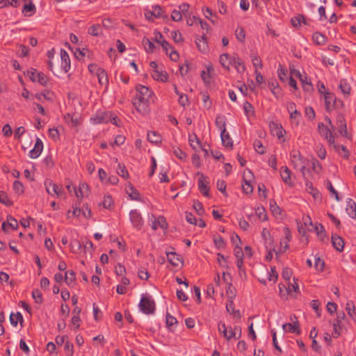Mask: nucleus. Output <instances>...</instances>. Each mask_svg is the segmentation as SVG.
<instances>
[{
	"label": "nucleus",
	"instance_id": "nucleus-8",
	"mask_svg": "<svg viewBox=\"0 0 356 356\" xmlns=\"http://www.w3.org/2000/svg\"><path fill=\"white\" fill-rule=\"evenodd\" d=\"M318 128L320 134L324 136L330 145L334 143V138L332 131L327 127H326L323 122H319L318 124Z\"/></svg>",
	"mask_w": 356,
	"mask_h": 356
},
{
	"label": "nucleus",
	"instance_id": "nucleus-57",
	"mask_svg": "<svg viewBox=\"0 0 356 356\" xmlns=\"http://www.w3.org/2000/svg\"><path fill=\"white\" fill-rule=\"evenodd\" d=\"M254 147L256 152L260 154H263L265 152L264 147L259 140H256L254 142Z\"/></svg>",
	"mask_w": 356,
	"mask_h": 356
},
{
	"label": "nucleus",
	"instance_id": "nucleus-42",
	"mask_svg": "<svg viewBox=\"0 0 356 356\" xmlns=\"http://www.w3.org/2000/svg\"><path fill=\"white\" fill-rule=\"evenodd\" d=\"M117 172L120 177L124 179H127L129 177V172L125 165L122 163H118L117 168Z\"/></svg>",
	"mask_w": 356,
	"mask_h": 356
},
{
	"label": "nucleus",
	"instance_id": "nucleus-30",
	"mask_svg": "<svg viewBox=\"0 0 356 356\" xmlns=\"http://www.w3.org/2000/svg\"><path fill=\"white\" fill-rule=\"evenodd\" d=\"M226 309L227 311L232 314L234 317L240 318H241V314L239 310H235L234 309V302L232 300H229L228 302L226 304Z\"/></svg>",
	"mask_w": 356,
	"mask_h": 356
},
{
	"label": "nucleus",
	"instance_id": "nucleus-14",
	"mask_svg": "<svg viewBox=\"0 0 356 356\" xmlns=\"http://www.w3.org/2000/svg\"><path fill=\"white\" fill-rule=\"evenodd\" d=\"M232 65L234 66L236 72L239 74H243L246 70L243 61L236 54H234V60Z\"/></svg>",
	"mask_w": 356,
	"mask_h": 356
},
{
	"label": "nucleus",
	"instance_id": "nucleus-27",
	"mask_svg": "<svg viewBox=\"0 0 356 356\" xmlns=\"http://www.w3.org/2000/svg\"><path fill=\"white\" fill-rule=\"evenodd\" d=\"M346 211L350 218H356V204L352 199H348L347 202Z\"/></svg>",
	"mask_w": 356,
	"mask_h": 356
},
{
	"label": "nucleus",
	"instance_id": "nucleus-26",
	"mask_svg": "<svg viewBox=\"0 0 356 356\" xmlns=\"http://www.w3.org/2000/svg\"><path fill=\"white\" fill-rule=\"evenodd\" d=\"M168 261L174 266H178L181 262L179 256L173 252H166Z\"/></svg>",
	"mask_w": 356,
	"mask_h": 356
},
{
	"label": "nucleus",
	"instance_id": "nucleus-45",
	"mask_svg": "<svg viewBox=\"0 0 356 356\" xmlns=\"http://www.w3.org/2000/svg\"><path fill=\"white\" fill-rule=\"evenodd\" d=\"M32 297L38 304H41L43 301L42 292L38 289L33 290Z\"/></svg>",
	"mask_w": 356,
	"mask_h": 356
},
{
	"label": "nucleus",
	"instance_id": "nucleus-9",
	"mask_svg": "<svg viewBox=\"0 0 356 356\" xmlns=\"http://www.w3.org/2000/svg\"><path fill=\"white\" fill-rule=\"evenodd\" d=\"M45 186L47 192L51 195H56L58 197H60L63 193V190L60 186L51 181L46 182Z\"/></svg>",
	"mask_w": 356,
	"mask_h": 356
},
{
	"label": "nucleus",
	"instance_id": "nucleus-2",
	"mask_svg": "<svg viewBox=\"0 0 356 356\" xmlns=\"http://www.w3.org/2000/svg\"><path fill=\"white\" fill-rule=\"evenodd\" d=\"M291 161L293 165V168L300 170L304 177L305 175V170H307V165L309 161L304 158L298 150L293 149L290 153Z\"/></svg>",
	"mask_w": 356,
	"mask_h": 356
},
{
	"label": "nucleus",
	"instance_id": "nucleus-33",
	"mask_svg": "<svg viewBox=\"0 0 356 356\" xmlns=\"http://www.w3.org/2000/svg\"><path fill=\"white\" fill-rule=\"evenodd\" d=\"M188 141H189L190 145L194 149H196L200 147V146H201L200 140L197 138V136L195 134H192L188 136Z\"/></svg>",
	"mask_w": 356,
	"mask_h": 356
},
{
	"label": "nucleus",
	"instance_id": "nucleus-37",
	"mask_svg": "<svg viewBox=\"0 0 356 356\" xmlns=\"http://www.w3.org/2000/svg\"><path fill=\"white\" fill-rule=\"evenodd\" d=\"M88 33L93 36H99L102 34V29L100 24H93L89 27Z\"/></svg>",
	"mask_w": 356,
	"mask_h": 356
},
{
	"label": "nucleus",
	"instance_id": "nucleus-7",
	"mask_svg": "<svg viewBox=\"0 0 356 356\" xmlns=\"http://www.w3.org/2000/svg\"><path fill=\"white\" fill-rule=\"evenodd\" d=\"M197 175H200V177L198 180V188L202 194H203L206 197H209V181L207 180V177L204 175V174L197 172Z\"/></svg>",
	"mask_w": 356,
	"mask_h": 356
},
{
	"label": "nucleus",
	"instance_id": "nucleus-49",
	"mask_svg": "<svg viewBox=\"0 0 356 356\" xmlns=\"http://www.w3.org/2000/svg\"><path fill=\"white\" fill-rule=\"evenodd\" d=\"M286 294H289L291 293L292 291H294L296 293L299 292V286L298 283L296 282V280L293 279V283L289 284L288 288L285 289Z\"/></svg>",
	"mask_w": 356,
	"mask_h": 356
},
{
	"label": "nucleus",
	"instance_id": "nucleus-20",
	"mask_svg": "<svg viewBox=\"0 0 356 356\" xmlns=\"http://www.w3.org/2000/svg\"><path fill=\"white\" fill-rule=\"evenodd\" d=\"M72 216L79 217L83 215L86 218H90L92 216L91 210L88 206H86V209H81L79 207L74 208L72 211Z\"/></svg>",
	"mask_w": 356,
	"mask_h": 356
},
{
	"label": "nucleus",
	"instance_id": "nucleus-58",
	"mask_svg": "<svg viewBox=\"0 0 356 356\" xmlns=\"http://www.w3.org/2000/svg\"><path fill=\"white\" fill-rule=\"evenodd\" d=\"M242 188L245 193L250 194L253 191V187L246 179H244V184H242Z\"/></svg>",
	"mask_w": 356,
	"mask_h": 356
},
{
	"label": "nucleus",
	"instance_id": "nucleus-24",
	"mask_svg": "<svg viewBox=\"0 0 356 356\" xmlns=\"http://www.w3.org/2000/svg\"><path fill=\"white\" fill-rule=\"evenodd\" d=\"M152 78L156 81H160L162 82H165L168 81V75L165 71H159L157 70H153L152 74Z\"/></svg>",
	"mask_w": 356,
	"mask_h": 356
},
{
	"label": "nucleus",
	"instance_id": "nucleus-48",
	"mask_svg": "<svg viewBox=\"0 0 356 356\" xmlns=\"http://www.w3.org/2000/svg\"><path fill=\"white\" fill-rule=\"evenodd\" d=\"M37 79L36 81L40 83L42 86H46L48 82L47 76L41 72L37 73Z\"/></svg>",
	"mask_w": 356,
	"mask_h": 356
},
{
	"label": "nucleus",
	"instance_id": "nucleus-59",
	"mask_svg": "<svg viewBox=\"0 0 356 356\" xmlns=\"http://www.w3.org/2000/svg\"><path fill=\"white\" fill-rule=\"evenodd\" d=\"M138 275L140 279L143 280H147L149 277V274L145 268H141L138 270Z\"/></svg>",
	"mask_w": 356,
	"mask_h": 356
},
{
	"label": "nucleus",
	"instance_id": "nucleus-3",
	"mask_svg": "<svg viewBox=\"0 0 356 356\" xmlns=\"http://www.w3.org/2000/svg\"><path fill=\"white\" fill-rule=\"evenodd\" d=\"M138 307L143 313L149 315L154 313L156 304L151 296L143 295Z\"/></svg>",
	"mask_w": 356,
	"mask_h": 356
},
{
	"label": "nucleus",
	"instance_id": "nucleus-29",
	"mask_svg": "<svg viewBox=\"0 0 356 356\" xmlns=\"http://www.w3.org/2000/svg\"><path fill=\"white\" fill-rule=\"evenodd\" d=\"M158 226H160L163 229H166L168 224L165 220V218L163 216H159L157 220H154L151 225L152 229L156 230L158 228Z\"/></svg>",
	"mask_w": 356,
	"mask_h": 356
},
{
	"label": "nucleus",
	"instance_id": "nucleus-56",
	"mask_svg": "<svg viewBox=\"0 0 356 356\" xmlns=\"http://www.w3.org/2000/svg\"><path fill=\"white\" fill-rule=\"evenodd\" d=\"M235 35H236V38L240 41V42H243L245 38V31L243 28H237L235 31Z\"/></svg>",
	"mask_w": 356,
	"mask_h": 356
},
{
	"label": "nucleus",
	"instance_id": "nucleus-5",
	"mask_svg": "<svg viewBox=\"0 0 356 356\" xmlns=\"http://www.w3.org/2000/svg\"><path fill=\"white\" fill-rule=\"evenodd\" d=\"M325 106L327 111H331L337 108V99L334 94L324 92Z\"/></svg>",
	"mask_w": 356,
	"mask_h": 356
},
{
	"label": "nucleus",
	"instance_id": "nucleus-43",
	"mask_svg": "<svg viewBox=\"0 0 356 356\" xmlns=\"http://www.w3.org/2000/svg\"><path fill=\"white\" fill-rule=\"evenodd\" d=\"M255 213L261 221H265L268 218L266 211L263 207H258L255 209Z\"/></svg>",
	"mask_w": 356,
	"mask_h": 356
},
{
	"label": "nucleus",
	"instance_id": "nucleus-36",
	"mask_svg": "<svg viewBox=\"0 0 356 356\" xmlns=\"http://www.w3.org/2000/svg\"><path fill=\"white\" fill-rule=\"evenodd\" d=\"M10 322L13 326H17L18 322L21 323L23 322V316L20 312L16 314L12 313L10 315Z\"/></svg>",
	"mask_w": 356,
	"mask_h": 356
},
{
	"label": "nucleus",
	"instance_id": "nucleus-50",
	"mask_svg": "<svg viewBox=\"0 0 356 356\" xmlns=\"http://www.w3.org/2000/svg\"><path fill=\"white\" fill-rule=\"evenodd\" d=\"M143 43L145 45L146 51L149 53L153 52L154 49V44L148 38H144Z\"/></svg>",
	"mask_w": 356,
	"mask_h": 356
},
{
	"label": "nucleus",
	"instance_id": "nucleus-21",
	"mask_svg": "<svg viewBox=\"0 0 356 356\" xmlns=\"http://www.w3.org/2000/svg\"><path fill=\"white\" fill-rule=\"evenodd\" d=\"M127 193L129 195L130 198L134 200H140V193L138 190H136L134 186L129 182L126 187Z\"/></svg>",
	"mask_w": 356,
	"mask_h": 356
},
{
	"label": "nucleus",
	"instance_id": "nucleus-11",
	"mask_svg": "<svg viewBox=\"0 0 356 356\" xmlns=\"http://www.w3.org/2000/svg\"><path fill=\"white\" fill-rule=\"evenodd\" d=\"M42 149H43V143L39 138H37L34 147L32 149H31L29 152V156L31 159L38 158L40 155Z\"/></svg>",
	"mask_w": 356,
	"mask_h": 356
},
{
	"label": "nucleus",
	"instance_id": "nucleus-54",
	"mask_svg": "<svg viewBox=\"0 0 356 356\" xmlns=\"http://www.w3.org/2000/svg\"><path fill=\"white\" fill-rule=\"evenodd\" d=\"M301 116V113L297 110H294L292 113H290L291 120L293 123L296 124V126L299 125V119Z\"/></svg>",
	"mask_w": 356,
	"mask_h": 356
},
{
	"label": "nucleus",
	"instance_id": "nucleus-1",
	"mask_svg": "<svg viewBox=\"0 0 356 356\" xmlns=\"http://www.w3.org/2000/svg\"><path fill=\"white\" fill-rule=\"evenodd\" d=\"M136 92L132 104L138 113L145 115L149 111L148 104L152 98L153 92L149 88L142 85L136 87Z\"/></svg>",
	"mask_w": 356,
	"mask_h": 356
},
{
	"label": "nucleus",
	"instance_id": "nucleus-63",
	"mask_svg": "<svg viewBox=\"0 0 356 356\" xmlns=\"http://www.w3.org/2000/svg\"><path fill=\"white\" fill-rule=\"evenodd\" d=\"M333 328H334V331L332 333V337L334 338L339 337L341 334V332H340V330L341 329V324H339L338 323H334Z\"/></svg>",
	"mask_w": 356,
	"mask_h": 356
},
{
	"label": "nucleus",
	"instance_id": "nucleus-61",
	"mask_svg": "<svg viewBox=\"0 0 356 356\" xmlns=\"http://www.w3.org/2000/svg\"><path fill=\"white\" fill-rule=\"evenodd\" d=\"M13 190L15 193L21 194L24 192V186L19 181H15L13 183Z\"/></svg>",
	"mask_w": 356,
	"mask_h": 356
},
{
	"label": "nucleus",
	"instance_id": "nucleus-18",
	"mask_svg": "<svg viewBox=\"0 0 356 356\" xmlns=\"http://www.w3.org/2000/svg\"><path fill=\"white\" fill-rule=\"evenodd\" d=\"M218 331L223 335L227 340H230L233 338L234 334H232V327H227L225 324L220 322L218 323Z\"/></svg>",
	"mask_w": 356,
	"mask_h": 356
},
{
	"label": "nucleus",
	"instance_id": "nucleus-12",
	"mask_svg": "<svg viewBox=\"0 0 356 356\" xmlns=\"http://www.w3.org/2000/svg\"><path fill=\"white\" fill-rule=\"evenodd\" d=\"M61 67L65 72H67L70 70V59L67 52L63 49H60Z\"/></svg>",
	"mask_w": 356,
	"mask_h": 356
},
{
	"label": "nucleus",
	"instance_id": "nucleus-35",
	"mask_svg": "<svg viewBox=\"0 0 356 356\" xmlns=\"http://www.w3.org/2000/svg\"><path fill=\"white\" fill-rule=\"evenodd\" d=\"M216 125L221 131L226 130V118L225 116L218 115L216 118L215 120Z\"/></svg>",
	"mask_w": 356,
	"mask_h": 356
},
{
	"label": "nucleus",
	"instance_id": "nucleus-13",
	"mask_svg": "<svg viewBox=\"0 0 356 356\" xmlns=\"http://www.w3.org/2000/svg\"><path fill=\"white\" fill-rule=\"evenodd\" d=\"M233 60L234 55L231 56L228 54H222L220 56L219 58L220 65L228 72L230 70L229 66L233 63Z\"/></svg>",
	"mask_w": 356,
	"mask_h": 356
},
{
	"label": "nucleus",
	"instance_id": "nucleus-44",
	"mask_svg": "<svg viewBox=\"0 0 356 356\" xmlns=\"http://www.w3.org/2000/svg\"><path fill=\"white\" fill-rule=\"evenodd\" d=\"M70 246L71 251L74 253H78L82 248V245L79 240L72 241Z\"/></svg>",
	"mask_w": 356,
	"mask_h": 356
},
{
	"label": "nucleus",
	"instance_id": "nucleus-4",
	"mask_svg": "<svg viewBox=\"0 0 356 356\" xmlns=\"http://www.w3.org/2000/svg\"><path fill=\"white\" fill-rule=\"evenodd\" d=\"M111 120V112L97 111L90 120L94 124L108 123Z\"/></svg>",
	"mask_w": 356,
	"mask_h": 356
},
{
	"label": "nucleus",
	"instance_id": "nucleus-39",
	"mask_svg": "<svg viewBox=\"0 0 356 356\" xmlns=\"http://www.w3.org/2000/svg\"><path fill=\"white\" fill-rule=\"evenodd\" d=\"M76 280L75 273L73 270H67L65 274V281L66 284L70 286Z\"/></svg>",
	"mask_w": 356,
	"mask_h": 356
},
{
	"label": "nucleus",
	"instance_id": "nucleus-6",
	"mask_svg": "<svg viewBox=\"0 0 356 356\" xmlns=\"http://www.w3.org/2000/svg\"><path fill=\"white\" fill-rule=\"evenodd\" d=\"M129 218L133 226L137 229H140L143 225V220L141 214L137 210H131L129 213Z\"/></svg>",
	"mask_w": 356,
	"mask_h": 356
},
{
	"label": "nucleus",
	"instance_id": "nucleus-22",
	"mask_svg": "<svg viewBox=\"0 0 356 356\" xmlns=\"http://www.w3.org/2000/svg\"><path fill=\"white\" fill-rule=\"evenodd\" d=\"M280 176L282 177V181L289 186L291 185V171L286 166H283L280 169Z\"/></svg>",
	"mask_w": 356,
	"mask_h": 356
},
{
	"label": "nucleus",
	"instance_id": "nucleus-10",
	"mask_svg": "<svg viewBox=\"0 0 356 356\" xmlns=\"http://www.w3.org/2000/svg\"><path fill=\"white\" fill-rule=\"evenodd\" d=\"M337 125L338 131H339V134L341 136L348 138L349 136H348V130H347L346 122V120L343 115L338 116V118L337 119Z\"/></svg>",
	"mask_w": 356,
	"mask_h": 356
},
{
	"label": "nucleus",
	"instance_id": "nucleus-19",
	"mask_svg": "<svg viewBox=\"0 0 356 356\" xmlns=\"http://www.w3.org/2000/svg\"><path fill=\"white\" fill-rule=\"evenodd\" d=\"M195 44L199 51L201 52H206L208 50L207 37L203 34L201 37L196 38Z\"/></svg>",
	"mask_w": 356,
	"mask_h": 356
},
{
	"label": "nucleus",
	"instance_id": "nucleus-55",
	"mask_svg": "<svg viewBox=\"0 0 356 356\" xmlns=\"http://www.w3.org/2000/svg\"><path fill=\"white\" fill-rule=\"evenodd\" d=\"M226 182L223 180H218L216 183V187L218 191L224 194V195L227 196V194L226 193Z\"/></svg>",
	"mask_w": 356,
	"mask_h": 356
},
{
	"label": "nucleus",
	"instance_id": "nucleus-64",
	"mask_svg": "<svg viewBox=\"0 0 356 356\" xmlns=\"http://www.w3.org/2000/svg\"><path fill=\"white\" fill-rule=\"evenodd\" d=\"M193 207L195 209V211H197L198 215L202 216L204 213V210L202 204L201 202H200L199 201L194 202Z\"/></svg>",
	"mask_w": 356,
	"mask_h": 356
},
{
	"label": "nucleus",
	"instance_id": "nucleus-53",
	"mask_svg": "<svg viewBox=\"0 0 356 356\" xmlns=\"http://www.w3.org/2000/svg\"><path fill=\"white\" fill-rule=\"evenodd\" d=\"M88 186L87 184L86 183H82L79 185V191H77V190L76 189L75 187H73V190L74 191V193H75V195L76 196L79 198V197H82L83 196V190L84 188L86 189H88Z\"/></svg>",
	"mask_w": 356,
	"mask_h": 356
},
{
	"label": "nucleus",
	"instance_id": "nucleus-34",
	"mask_svg": "<svg viewBox=\"0 0 356 356\" xmlns=\"http://www.w3.org/2000/svg\"><path fill=\"white\" fill-rule=\"evenodd\" d=\"M326 37L319 32H315L312 35V40L318 45H323L326 42Z\"/></svg>",
	"mask_w": 356,
	"mask_h": 356
},
{
	"label": "nucleus",
	"instance_id": "nucleus-23",
	"mask_svg": "<svg viewBox=\"0 0 356 356\" xmlns=\"http://www.w3.org/2000/svg\"><path fill=\"white\" fill-rule=\"evenodd\" d=\"M282 328L284 331L291 332V333H296L298 334H300V330L299 329V323L298 321L292 323H285L283 325Z\"/></svg>",
	"mask_w": 356,
	"mask_h": 356
},
{
	"label": "nucleus",
	"instance_id": "nucleus-15",
	"mask_svg": "<svg viewBox=\"0 0 356 356\" xmlns=\"http://www.w3.org/2000/svg\"><path fill=\"white\" fill-rule=\"evenodd\" d=\"M96 74L99 84L102 86H105L107 88V86H108V79L107 73L105 71V70L102 67H98L97 69Z\"/></svg>",
	"mask_w": 356,
	"mask_h": 356
},
{
	"label": "nucleus",
	"instance_id": "nucleus-62",
	"mask_svg": "<svg viewBox=\"0 0 356 356\" xmlns=\"http://www.w3.org/2000/svg\"><path fill=\"white\" fill-rule=\"evenodd\" d=\"M314 266L317 270L323 271L325 266V262L320 257H317L315 259Z\"/></svg>",
	"mask_w": 356,
	"mask_h": 356
},
{
	"label": "nucleus",
	"instance_id": "nucleus-16",
	"mask_svg": "<svg viewBox=\"0 0 356 356\" xmlns=\"http://www.w3.org/2000/svg\"><path fill=\"white\" fill-rule=\"evenodd\" d=\"M7 226H9L13 229H17L18 228L17 220L10 215L7 216V222H3L2 223V229L3 232H7Z\"/></svg>",
	"mask_w": 356,
	"mask_h": 356
},
{
	"label": "nucleus",
	"instance_id": "nucleus-46",
	"mask_svg": "<svg viewBox=\"0 0 356 356\" xmlns=\"http://www.w3.org/2000/svg\"><path fill=\"white\" fill-rule=\"evenodd\" d=\"M270 209L273 215L276 216L281 213V209L274 200H270Z\"/></svg>",
	"mask_w": 356,
	"mask_h": 356
},
{
	"label": "nucleus",
	"instance_id": "nucleus-41",
	"mask_svg": "<svg viewBox=\"0 0 356 356\" xmlns=\"http://www.w3.org/2000/svg\"><path fill=\"white\" fill-rule=\"evenodd\" d=\"M35 12V6L32 3L30 2L29 4H25L22 9V13L25 14V15H31Z\"/></svg>",
	"mask_w": 356,
	"mask_h": 356
},
{
	"label": "nucleus",
	"instance_id": "nucleus-40",
	"mask_svg": "<svg viewBox=\"0 0 356 356\" xmlns=\"http://www.w3.org/2000/svg\"><path fill=\"white\" fill-rule=\"evenodd\" d=\"M339 88L344 95L348 96L350 95L351 88L346 80H341L340 81Z\"/></svg>",
	"mask_w": 356,
	"mask_h": 356
},
{
	"label": "nucleus",
	"instance_id": "nucleus-31",
	"mask_svg": "<svg viewBox=\"0 0 356 356\" xmlns=\"http://www.w3.org/2000/svg\"><path fill=\"white\" fill-rule=\"evenodd\" d=\"M147 140L151 143L158 144L161 142V136L156 131H149L147 133Z\"/></svg>",
	"mask_w": 356,
	"mask_h": 356
},
{
	"label": "nucleus",
	"instance_id": "nucleus-47",
	"mask_svg": "<svg viewBox=\"0 0 356 356\" xmlns=\"http://www.w3.org/2000/svg\"><path fill=\"white\" fill-rule=\"evenodd\" d=\"M113 204V200L110 195H105L102 202V205L105 209H111Z\"/></svg>",
	"mask_w": 356,
	"mask_h": 356
},
{
	"label": "nucleus",
	"instance_id": "nucleus-28",
	"mask_svg": "<svg viewBox=\"0 0 356 356\" xmlns=\"http://www.w3.org/2000/svg\"><path fill=\"white\" fill-rule=\"evenodd\" d=\"M220 137L222 145L226 147H232L233 142L228 132L225 130V131L220 132Z\"/></svg>",
	"mask_w": 356,
	"mask_h": 356
},
{
	"label": "nucleus",
	"instance_id": "nucleus-17",
	"mask_svg": "<svg viewBox=\"0 0 356 356\" xmlns=\"http://www.w3.org/2000/svg\"><path fill=\"white\" fill-rule=\"evenodd\" d=\"M332 243L333 247L339 252H342L344 248L343 239L337 234L332 236Z\"/></svg>",
	"mask_w": 356,
	"mask_h": 356
},
{
	"label": "nucleus",
	"instance_id": "nucleus-25",
	"mask_svg": "<svg viewBox=\"0 0 356 356\" xmlns=\"http://www.w3.org/2000/svg\"><path fill=\"white\" fill-rule=\"evenodd\" d=\"M270 127L279 139H282L284 137V135L285 134L286 131L284 129H283L282 127L280 124H278L275 122H271L270 124Z\"/></svg>",
	"mask_w": 356,
	"mask_h": 356
},
{
	"label": "nucleus",
	"instance_id": "nucleus-38",
	"mask_svg": "<svg viewBox=\"0 0 356 356\" xmlns=\"http://www.w3.org/2000/svg\"><path fill=\"white\" fill-rule=\"evenodd\" d=\"M213 243L218 250L223 249L225 248L226 243L220 235H214L213 237Z\"/></svg>",
	"mask_w": 356,
	"mask_h": 356
},
{
	"label": "nucleus",
	"instance_id": "nucleus-52",
	"mask_svg": "<svg viewBox=\"0 0 356 356\" xmlns=\"http://www.w3.org/2000/svg\"><path fill=\"white\" fill-rule=\"evenodd\" d=\"M0 202L6 206L13 205V202L9 200L6 193L3 191H0Z\"/></svg>",
	"mask_w": 356,
	"mask_h": 356
},
{
	"label": "nucleus",
	"instance_id": "nucleus-32",
	"mask_svg": "<svg viewBox=\"0 0 356 356\" xmlns=\"http://www.w3.org/2000/svg\"><path fill=\"white\" fill-rule=\"evenodd\" d=\"M292 25L294 27H298L302 23L307 24L305 17L302 15L298 14L291 19Z\"/></svg>",
	"mask_w": 356,
	"mask_h": 356
},
{
	"label": "nucleus",
	"instance_id": "nucleus-51",
	"mask_svg": "<svg viewBox=\"0 0 356 356\" xmlns=\"http://www.w3.org/2000/svg\"><path fill=\"white\" fill-rule=\"evenodd\" d=\"M251 60L254 67H255V70H257L258 68L261 69L262 67L261 60L260 59L259 57L257 56V55H251Z\"/></svg>",
	"mask_w": 356,
	"mask_h": 356
},
{
	"label": "nucleus",
	"instance_id": "nucleus-60",
	"mask_svg": "<svg viewBox=\"0 0 356 356\" xmlns=\"http://www.w3.org/2000/svg\"><path fill=\"white\" fill-rule=\"evenodd\" d=\"M243 110L246 115L254 113V108L252 105L247 101L243 104Z\"/></svg>",
	"mask_w": 356,
	"mask_h": 356
}]
</instances>
